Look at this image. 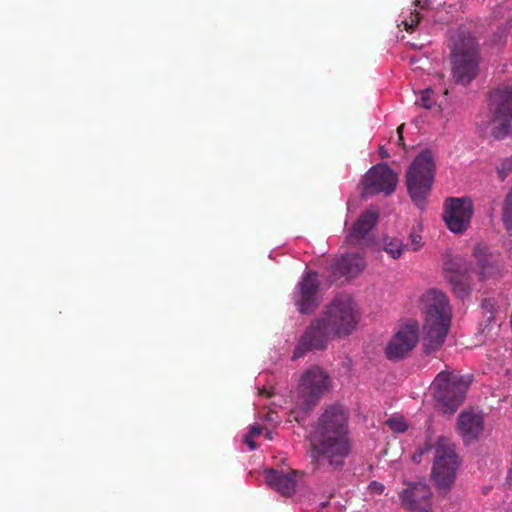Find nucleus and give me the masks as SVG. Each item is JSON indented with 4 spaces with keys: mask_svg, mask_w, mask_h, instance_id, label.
<instances>
[{
    "mask_svg": "<svg viewBox=\"0 0 512 512\" xmlns=\"http://www.w3.org/2000/svg\"><path fill=\"white\" fill-rule=\"evenodd\" d=\"M309 440L317 467L342 469L351 451L348 410L341 404L325 407L311 427Z\"/></svg>",
    "mask_w": 512,
    "mask_h": 512,
    "instance_id": "f257e3e1",
    "label": "nucleus"
},
{
    "mask_svg": "<svg viewBox=\"0 0 512 512\" xmlns=\"http://www.w3.org/2000/svg\"><path fill=\"white\" fill-rule=\"evenodd\" d=\"M425 321L423 325V351L429 355L439 350L448 335L452 310L447 296L436 289H430L423 297Z\"/></svg>",
    "mask_w": 512,
    "mask_h": 512,
    "instance_id": "f03ea898",
    "label": "nucleus"
},
{
    "mask_svg": "<svg viewBox=\"0 0 512 512\" xmlns=\"http://www.w3.org/2000/svg\"><path fill=\"white\" fill-rule=\"evenodd\" d=\"M433 448L435 450V456L432 467V478L438 491L445 495L455 482L456 471L460 464L454 443L445 436H439L433 444L431 436L428 434L424 446L413 454L412 460L414 463L419 464L422 456Z\"/></svg>",
    "mask_w": 512,
    "mask_h": 512,
    "instance_id": "7ed1b4c3",
    "label": "nucleus"
},
{
    "mask_svg": "<svg viewBox=\"0 0 512 512\" xmlns=\"http://www.w3.org/2000/svg\"><path fill=\"white\" fill-rule=\"evenodd\" d=\"M452 76L456 83L468 85L479 71V46L475 38L463 30L456 31L450 39Z\"/></svg>",
    "mask_w": 512,
    "mask_h": 512,
    "instance_id": "20e7f679",
    "label": "nucleus"
},
{
    "mask_svg": "<svg viewBox=\"0 0 512 512\" xmlns=\"http://www.w3.org/2000/svg\"><path fill=\"white\" fill-rule=\"evenodd\" d=\"M435 176V162L430 150H422L406 172V186L412 202L423 209L431 192Z\"/></svg>",
    "mask_w": 512,
    "mask_h": 512,
    "instance_id": "39448f33",
    "label": "nucleus"
},
{
    "mask_svg": "<svg viewBox=\"0 0 512 512\" xmlns=\"http://www.w3.org/2000/svg\"><path fill=\"white\" fill-rule=\"evenodd\" d=\"M470 378L458 373L441 371L432 383L436 407L446 414H453L465 399Z\"/></svg>",
    "mask_w": 512,
    "mask_h": 512,
    "instance_id": "423d86ee",
    "label": "nucleus"
},
{
    "mask_svg": "<svg viewBox=\"0 0 512 512\" xmlns=\"http://www.w3.org/2000/svg\"><path fill=\"white\" fill-rule=\"evenodd\" d=\"M320 318L337 337H343L356 329L360 315L353 298L341 294L325 307Z\"/></svg>",
    "mask_w": 512,
    "mask_h": 512,
    "instance_id": "0eeeda50",
    "label": "nucleus"
},
{
    "mask_svg": "<svg viewBox=\"0 0 512 512\" xmlns=\"http://www.w3.org/2000/svg\"><path fill=\"white\" fill-rule=\"evenodd\" d=\"M332 380L328 373L319 366L306 370L300 379L297 405L303 412L311 411L329 391Z\"/></svg>",
    "mask_w": 512,
    "mask_h": 512,
    "instance_id": "6e6552de",
    "label": "nucleus"
},
{
    "mask_svg": "<svg viewBox=\"0 0 512 512\" xmlns=\"http://www.w3.org/2000/svg\"><path fill=\"white\" fill-rule=\"evenodd\" d=\"M491 135L496 140L505 138L512 124V86L503 85L489 94Z\"/></svg>",
    "mask_w": 512,
    "mask_h": 512,
    "instance_id": "1a4fd4ad",
    "label": "nucleus"
},
{
    "mask_svg": "<svg viewBox=\"0 0 512 512\" xmlns=\"http://www.w3.org/2000/svg\"><path fill=\"white\" fill-rule=\"evenodd\" d=\"M335 337L337 336L328 329L323 319L318 317L311 321L301 335L292 358L294 360L299 359L308 351L325 350L329 340Z\"/></svg>",
    "mask_w": 512,
    "mask_h": 512,
    "instance_id": "9d476101",
    "label": "nucleus"
},
{
    "mask_svg": "<svg viewBox=\"0 0 512 512\" xmlns=\"http://www.w3.org/2000/svg\"><path fill=\"white\" fill-rule=\"evenodd\" d=\"M472 216L473 203L470 198H447L445 200L443 219L451 232L461 234L466 231Z\"/></svg>",
    "mask_w": 512,
    "mask_h": 512,
    "instance_id": "9b49d317",
    "label": "nucleus"
},
{
    "mask_svg": "<svg viewBox=\"0 0 512 512\" xmlns=\"http://www.w3.org/2000/svg\"><path fill=\"white\" fill-rule=\"evenodd\" d=\"M398 183V175L386 164H377L365 174L362 185L363 195L392 194Z\"/></svg>",
    "mask_w": 512,
    "mask_h": 512,
    "instance_id": "f8f14e48",
    "label": "nucleus"
},
{
    "mask_svg": "<svg viewBox=\"0 0 512 512\" xmlns=\"http://www.w3.org/2000/svg\"><path fill=\"white\" fill-rule=\"evenodd\" d=\"M318 291L319 281L317 272H306L301 281L296 285L293 295L294 304L301 314H310L317 309L320 304Z\"/></svg>",
    "mask_w": 512,
    "mask_h": 512,
    "instance_id": "ddd939ff",
    "label": "nucleus"
},
{
    "mask_svg": "<svg viewBox=\"0 0 512 512\" xmlns=\"http://www.w3.org/2000/svg\"><path fill=\"white\" fill-rule=\"evenodd\" d=\"M419 340V329L416 323L401 327L389 341L385 354L389 360H400L408 355Z\"/></svg>",
    "mask_w": 512,
    "mask_h": 512,
    "instance_id": "4468645a",
    "label": "nucleus"
},
{
    "mask_svg": "<svg viewBox=\"0 0 512 512\" xmlns=\"http://www.w3.org/2000/svg\"><path fill=\"white\" fill-rule=\"evenodd\" d=\"M431 489L423 482H409L399 494L402 506L411 511L427 512L431 506Z\"/></svg>",
    "mask_w": 512,
    "mask_h": 512,
    "instance_id": "2eb2a0df",
    "label": "nucleus"
},
{
    "mask_svg": "<svg viewBox=\"0 0 512 512\" xmlns=\"http://www.w3.org/2000/svg\"><path fill=\"white\" fill-rule=\"evenodd\" d=\"M456 430L466 445L477 441L484 432L483 414L472 409L462 411L457 418Z\"/></svg>",
    "mask_w": 512,
    "mask_h": 512,
    "instance_id": "dca6fc26",
    "label": "nucleus"
},
{
    "mask_svg": "<svg viewBox=\"0 0 512 512\" xmlns=\"http://www.w3.org/2000/svg\"><path fill=\"white\" fill-rule=\"evenodd\" d=\"M378 217L379 214L374 209H367L362 212L347 235V242L353 246L362 245L366 241L369 232L376 225Z\"/></svg>",
    "mask_w": 512,
    "mask_h": 512,
    "instance_id": "f3484780",
    "label": "nucleus"
},
{
    "mask_svg": "<svg viewBox=\"0 0 512 512\" xmlns=\"http://www.w3.org/2000/svg\"><path fill=\"white\" fill-rule=\"evenodd\" d=\"M365 266L366 263L361 254H347L336 261L332 267V273L334 276H343L350 279L359 275Z\"/></svg>",
    "mask_w": 512,
    "mask_h": 512,
    "instance_id": "a211bd4d",
    "label": "nucleus"
},
{
    "mask_svg": "<svg viewBox=\"0 0 512 512\" xmlns=\"http://www.w3.org/2000/svg\"><path fill=\"white\" fill-rule=\"evenodd\" d=\"M266 483L283 496H290L296 488V471L285 474L282 471L269 469L265 471Z\"/></svg>",
    "mask_w": 512,
    "mask_h": 512,
    "instance_id": "6ab92c4d",
    "label": "nucleus"
},
{
    "mask_svg": "<svg viewBox=\"0 0 512 512\" xmlns=\"http://www.w3.org/2000/svg\"><path fill=\"white\" fill-rule=\"evenodd\" d=\"M474 256L477 258L480 280L495 279L501 276V267L495 257L484 254L480 248L474 249Z\"/></svg>",
    "mask_w": 512,
    "mask_h": 512,
    "instance_id": "aec40b11",
    "label": "nucleus"
},
{
    "mask_svg": "<svg viewBox=\"0 0 512 512\" xmlns=\"http://www.w3.org/2000/svg\"><path fill=\"white\" fill-rule=\"evenodd\" d=\"M382 243L383 250L393 259H398L406 247L402 240L390 236L383 237Z\"/></svg>",
    "mask_w": 512,
    "mask_h": 512,
    "instance_id": "412c9836",
    "label": "nucleus"
},
{
    "mask_svg": "<svg viewBox=\"0 0 512 512\" xmlns=\"http://www.w3.org/2000/svg\"><path fill=\"white\" fill-rule=\"evenodd\" d=\"M451 284L453 288V292L458 298H465L470 293L469 284L464 280V278L460 275H455L451 278Z\"/></svg>",
    "mask_w": 512,
    "mask_h": 512,
    "instance_id": "4be33fe9",
    "label": "nucleus"
},
{
    "mask_svg": "<svg viewBox=\"0 0 512 512\" xmlns=\"http://www.w3.org/2000/svg\"><path fill=\"white\" fill-rule=\"evenodd\" d=\"M502 220L505 228L512 231V188L504 200Z\"/></svg>",
    "mask_w": 512,
    "mask_h": 512,
    "instance_id": "5701e85b",
    "label": "nucleus"
},
{
    "mask_svg": "<svg viewBox=\"0 0 512 512\" xmlns=\"http://www.w3.org/2000/svg\"><path fill=\"white\" fill-rule=\"evenodd\" d=\"M496 173L501 181H504L512 173V157L502 159L496 166Z\"/></svg>",
    "mask_w": 512,
    "mask_h": 512,
    "instance_id": "b1692460",
    "label": "nucleus"
},
{
    "mask_svg": "<svg viewBox=\"0 0 512 512\" xmlns=\"http://www.w3.org/2000/svg\"><path fill=\"white\" fill-rule=\"evenodd\" d=\"M420 20L421 15L419 12H411L409 19L403 22L405 30L407 32H412L414 28L417 26V24L420 22Z\"/></svg>",
    "mask_w": 512,
    "mask_h": 512,
    "instance_id": "393cba45",
    "label": "nucleus"
},
{
    "mask_svg": "<svg viewBox=\"0 0 512 512\" xmlns=\"http://www.w3.org/2000/svg\"><path fill=\"white\" fill-rule=\"evenodd\" d=\"M387 425L395 432H405L408 428L407 424L398 418H391L387 421Z\"/></svg>",
    "mask_w": 512,
    "mask_h": 512,
    "instance_id": "a878e982",
    "label": "nucleus"
},
{
    "mask_svg": "<svg viewBox=\"0 0 512 512\" xmlns=\"http://www.w3.org/2000/svg\"><path fill=\"white\" fill-rule=\"evenodd\" d=\"M481 308L484 313L487 314V320L491 321L493 319V314L495 310V302L492 299H483L481 303Z\"/></svg>",
    "mask_w": 512,
    "mask_h": 512,
    "instance_id": "bb28decb",
    "label": "nucleus"
},
{
    "mask_svg": "<svg viewBox=\"0 0 512 512\" xmlns=\"http://www.w3.org/2000/svg\"><path fill=\"white\" fill-rule=\"evenodd\" d=\"M431 95L432 91L430 89H426L421 92L420 104L425 109H431L433 106L434 102Z\"/></svg>",
    "mask_w": 512,
    "mask_h": 512,
    "instance_id": "cd10ccee",
    "label": "nucleus"
},
{
    "mask_svg": "<svg viewBox=\"0 0 512 512\" xmlns=\"http://www.w3.org/2000/svg\"><path fill=\"white\" fill-rule=\"evenodd\" d=\"M510 28H511V25H509L508 23H506V25L504 27L500 28V31L497 34H495V36H494V39H493L494 43L501 44L504 41V39L506 38Z\"/></svg>",
    "mask_w": 512,
    "mask_h": 512,
    "instance_id": "c85d7f7f",
    "label": "nucleus"
},
{
    "mask_svg": "<svg viewBox=\"0 0 512 512\" xmlns=\"http://www.w3.org/2000/svg\"><path fill=\"white\" fill-rule=\"evenodd\" d=\"M368 488L370 492L380 495L384 492L385 486L378 481H372Z\"/></svg>",
    "mask_w": 512,
    "mask_h": 512,
    "instance_id": "c756f323",
    "label": "nucleus"
},
{
    "mask_svg": "<svg viewBox=\"0 0 512 512\" xmlns=\"http://www.w3.org/2000/svg\"><path fill=\"white\" fill-rule=\"evenodd\" d=\"M410 239H411L412 244L414 245L413 250L414 251L418 250L420 247L421 236L418 234H411Z\"/></svg>",
    "mask_w": 512,
    "mask_h": 512,
    "instance_id": "7c9ffc66",
    "label": "nucleus"
},
{
    "mask_svg": "<svg viewBox=\"0 0 512 512\" xmlns=\"http://www.w3.org/2000/svg\"><path fill=\"white\" fill-rule=\"evenodd\" d=\"M244 442L248 445L249 449L250 450H255L256 447H257V444L256 442L253 440V437H251L250 435H245L244 437Z\"/></svg>",
    "mask_w": 512,
    "mask_h": 512,
    "instance_id": "2f4dec72",
    "label": "nucleus"
},
{
    "mask_svg": "<svg viewBox=\"0 0 512 512\" xmlns=\"http://www.w3.org/2000/svg\"><path fill=\"white\" fill-rule=\"evenodd\" d=\"M261 431H262L261 427H259V426H252L250 431H249V433H248V435H250L251 437H255V436L261 434Z\"/></svg>",
    "mask_w": 512,
    "mask_h": 512,
    "instance_id": "473e14b6",
    "label": "nucleus"
},
{
    "mask_svg": "<svg viewBox=\"0 0 512 512\" xmlns=\"http://www.w3.org/2000/svg\"><path fill=\"white\" fill-rule=\"evenodd\" d=\"M260 394H261V395H266L267 397H271V396L273 395V393H272V392L267 391L265 388L260 389Z\"/></svg>",
    "mask_w": 512,
    "mask_h": 512,
    "instance_id": "72a5a7b5",
    "label": "nucleus"
},
{
    "mask_svg": "<svg viewBox=\"0 0 512 512\" xmlns=\"http://www.w3.org/2000/svg\"><path fill=\"white\" fill-rule=\"evenodd\" d=\"M380 156L381 158H387L389 156L388 152L383 147L380 149Z\"/></svg>",
    "mask_w": 512,
    "mask_h": 512,
    "instance_id": "f704fd0d",
    "label": "nucleus"
},
{
    "mask_svg": "<svg viewBox=\"0 0 512 512\" xmlns=\"http://www.w3.org/2000/svg\"><path fill=\"white\" fill-rule=\"evenodd\" d=\"M403 130H404V124H401L400 126H398L397 128V135L398 136H403Z\"/></svg>",
    "mask_w": 512,
    "mask_h": 512,
    "instance_id": "c9c22d12",
    "label": "nucleus"
},
{
    "mask_svg": "<svg viewBox=\"0 0 512 512\" xmlns=\"http://www.w3.org/2000/svg\"><path fill=\"white\" fill-rule=\"evenodd\" d=\"M398 144L402 147L405 146L403 136H398Z\"/></svg>",
    "mask_w": 512,
    "mask_h": 512,
    "instance_id": "e433bc0d",
    "label": "nucleus"
},
{
    "mask_svg": "<svg viewBox=\"0 0 512 512\" xmlns=\"http://www.w3.org/2000/svg\"><path fill=\"white\" fill-rule=\"evenodd\" d=\"M414 4H415L416 6L423 7V6L421 5V1H420V0H415Z\"/></svg>",
    "mask_w": 512,
    "mask_h": 512,
    "instance_id": "4c0bfd02",
    "label": "nucleus"
},
{
    "mask_svg": "<svg viewBox=\"0 0 512 512\" xmlns=\"http://www.w3.org/2000/svg\"><path fill=\"white\" fill-rule=\"evenodd\" d=\"M265 436H266V438H268V439H272V437H271V432H267Z\"/></svg>",
    "mask_w": 512,
    "mask_h": 512,
    "instance_id": "58836bf2",
    "label": "nucleus"
}]
</instances>
